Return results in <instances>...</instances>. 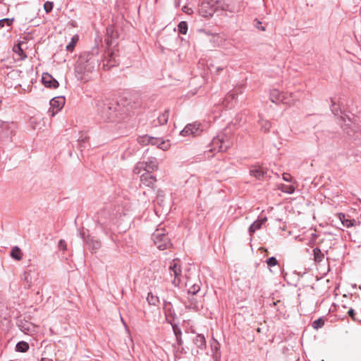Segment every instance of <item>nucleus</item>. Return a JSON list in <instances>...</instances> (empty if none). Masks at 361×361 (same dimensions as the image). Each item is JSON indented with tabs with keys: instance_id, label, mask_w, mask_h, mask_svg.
Listing matches in <instances>:
<instances>
[{
	"instance_id": "nucleus-32",
	"label": "nucleus",
	"mask_w": 361,
	"mask_h": 361,
	"mask_svg": "<svg viewBox=\"0 0 361 361\" xmlns=\"http://www.w3.org/2000/svg\"><path fill=\"white\" fill-rule=\"evenodd\" d=\"M178 31L183 35H185L188 31V25L187 23L185 21H181L178 24Z\"/></svg>"
},
{
	"instance_id": "nucleus-33",
	"label": "nucleus",
	"mask_w": 361,
	"mask_h": 361,
	"mask_svg": "<svg viewBox=\"0 0 361 361\" xmlns=\"http://www.w3.org/2000/svg\"><path fill=\"white\" fill-rule=\"evenodd\" d=\"M13 18H4L0 20V29L3 28L5 25L11 26L13 22Z\"/></svg>"
},
{
	"instance_id": "nucleus-17",
	"label": "nucleus",
	"mask_w": 361,
	"mask_h": 361,
	"mask_svg": "<svg viewBox=\"0 0 361 361\" xmlns=\"http://www.w3.org/2000/svg\"><path fill=\"white\" fill-rule=\"evenodd\" d=\"M23 44V42H19L18 44H16L13 47V52L18 55L19 60H23L27 58V55L25 54L22 46Z\"/></svg>"
},
{
	"instance_id": "nucleus-36",
	"label": "nucleus",
	"mask_w": 361,
	"mask_h": 361,
	"mask_svg": "<svg viewBox=\"0 0 361 361\" xmlns=\"http://www.w3.org/2000/svg\"><path fill=\"white\" fill-rule=\"evenodd\" d=\"M200 290V286L199 284H194L188 289V293L192 295L196 294Z\"/></svg>"
},
{
	"instance_id": "nucleus-18",
	"label": "nucleus",
	"mask_w": 361,
	"mask_h": 361,
	"mask_svg": "<svg viewBox=\"0 0 361 361\" xmlns=\"http://www.w3.org/2000/svg\"><path fill=\"white\" fill-rule=\"evenodd\" d=\"M267 219L266 217H264L261 219H258L253 222L250 228H249V232L250 234H252L255 233L257 230L259 229L263 224H264L267 221Z\"/></svg>"
},
{
	"instance_id": "nucleus-43",
	"label": "nucleus",
	"mask_w": 361,
	"mask_h": 361,
	"mask_svg": "<svg viewBox=\"0 0 361 361\" xmlns=\"http://www.w3.org/2000/svg\"><path fill=\"white\" fill-rule=\"evenodd\" d=\"M348 314L350 316L353 317L354 315V310L353 309H350L348 310Z\"/></svg>"
},
{
	"instance_id": "nucleus-47",
	"label": "nucleus",
	"mask_w": 361,
	"mask_h": 361,
	"mask_svg": "<svg viewBox=\"0 0 361 361\" xmlns=\"http://www.w3.org/2000/svg\"><path fill=\"white\" fill-rule=\"evenodd\" d=\"M42 361H43V360Z\"/></svg>"
},
{
	"instance_id": "nucleus-12",
	"label": "nucleus",
	"mask_w": 361,
	"mask_h": 361,
	"mask_svg": "<svg viewBox=\"0 0 361 361\" xmlns=\"http://www.w3.org/2000/svg\"><path fill=\"white\" fill-rule=\"evenodd\" d=\"M238 93L233 90L229 92L223 101V106L226 108H231L233 106Z\"/></svg>"
},
{
	"instance_id": "nucleus-15",
	"label": "nucleus",
	"mask_w": 361,
	"mask_h": 361,
	"mask_svg": "<svg viewBox=\"0 0 361 361\" xmlns=\"http://www.w3.org/2000/svg\"><path fill=\"white\" fill-rule=\"evenodd\" d=\"M164 311L166 314V319L169 321V323H171V321L169 320V318L174 319L176 315L173 308V305L170 302L164 301Z\"/></svg>"
},
{
	"instance_id": "nucleus-24",
	"label": "nucleus",
	"mask_w": 361,
	"mask_h": 361,
	"mask_svg": "<svg viewBox=\"0 0 361 361\" xmlns=\"http://www.w3.org/2000/svg\"><path fill=\"white\" fill-rule=\"evenodd\" d=\"M169 118V111L165 110L164 112L161 114L158 117V123L160 125L166 124Z\"/></svg>"
},
{
	"instance_id": "nucleus-10",
	"label": "nucleus",
	"mask_w": 361,
	"mask_h": 361,
	"mask_svg": "<svg viewBox=\"0 0 361 361\" xmlns=\"http://www.w3.org/2000/svg\"><path fill=\"white\" fill-rule=\"evenodd\" d=\"M42 81L46 87L55 89L59 87V82L48 73L42 74Z\"/></svg>"
},
{
	"instance_id": "nucleus-7",
	"label": "nucleus",
	"mask_w": 361,
	"mask_h": 361,
	"mask_svg": "<svg viewBox=\"0 0 361 361\" xmlns=\"http://www.w3.org/2000/svg\"><path fill=\"white\" fill-rule=\"evenodd\" d=\"M65 98L63 97H56L50 101V108L49 113L51 116H54L64 106Z\"/></svg>"
},
{
	"instance_id": "nucleus-14",
	"label": "nucleus",
	"mask_w": 361,
	"mask_h": 361,
	"mask_svg": "<svg viewBox=\"0 0 361 361\" xmlns=\"http://www.w3.org/2000/svg\"><path fill=\"white\" fill-rule=\"evenodd\" d=\"M338 218L341 221L343 226L347 228H350L353 226H355L357 224H360L359 221H357L355 219L347 218L346 216L343 213H338Z\"/></svg>"
},
{
	"instance_id": "nucleus-9",
	"label": "nucleus",
	"mask_w": 361,
	"mask_h": 361,
	"mask_svg": "<svg viewBox=\"0 0 361 361\" xmlns=\"http://www.w3.org/2000/svg\"><path fill=\"white\" fill-rule=\"evenodd\" d=\"M215 10L214 6H210L209 2L202 1L200 5L199 13L202 16L208 18L213 15Z\"/></svg>"
},
{
	"instance_id": "nucleus-29",
	"label": "nucleus",
	"mask_w": 361,
	"mask_h": 361,
	"mask_svg": "<svg viewBox=\"0 0 361 361\" xmlns=\"http://www.w3.org/2000/svg\"><path fill=\"white\" fill-rule=\"evenodd\" d=\"M259 125L261 126V129L264 132L269 131L271 126V123L269 121L264 119H261L259 121Z\"/></svg>"
},
{
	"instance_id": "nucleus-28",
	"label": "nucleus",
	"mask_w": 361,
	"mask_h": 361,
	"mask_svg": "<svg viewBox=\"0 0 361 361\" xmlns=\"http://www.w3.org/2000/svg\"><path fill=\"white\" fill-rule=\"evenodd\" d=\"M147 300L150 305H156L159 302V298L154 295L152 293H149L147 297Z\"/></svg>"
},
{
	"instance_id": "nucleus-40",
	"label": "nucleus",
	"mask_w": 361,
	"mask_h": 361,
	"mask_svg": "<svg viewBox=\"0 0 361 361\" xmlns=\"http://www.w3.org/2000/svg\"><path fill=\"white\" fill-rule=\"evenodd\" d=\"M283 179L286 182H290V183L293 182V177L289 173H283Z\"/></svg>"
},
{
	"instance_id": "nucleus-45",
	"label": "nucleus",
	"mask_w": 361,
	"mask_h": 361,
	"mask_svg": "<svg viewBox=\"0 0 361 361\" xmlns=\"http://www.w3.org/2000/svg\"><path fill=\"white\" fill-rule=\"evenodd\" d=\"M111 59H113V56H110L109 61H111Z\"/></svg>"
},
{
	"instance_id": "nucleus-16",
	"label": "nucleus",
	"mask_w": 361,
	"mask_h": 361,
	"mask_svg": "<svg viewBox=\"0 0 361 361\" xmlns=\"http://www.w3.org/2000/svg\"><path fill=\"white\" fill-rule=\"evenodd\" d=\"M116 111L114 109L108 107L102 116L106 121L114 122L116 121Z\"/></svg>"
},
{
	"instance_id": "nucleus-22",
	"label": "nucleus",
	"mask_w": 361,
	"mask_h": 361,
	"mask_svg": "<svg viewBox=\"0 0 361 361\" xmlns=\"http://www.w3.org/2000/svg\"><path fill=\"white\" fill-rule=\"evenodd\" d=\"M296 186L293 184L292 185H285L281 184L279 186V189L281 190L283 192H286L288 194H293L295 190Z\"/></svg>"
},
{
	"instance_id": "nucleus-21",
	"label": "nucleus",
	"mask_w": 361,
	"mask_h": 361,
	"mask_svg": "<svg viewBox=\"0 0 361 361\" xmlns=\"http://www.w3.org/2000/svg\"><path fill=\"white\" fill-rule=\"evenodd\" d=\"M11 257L17 261H20L23 257L21 250L18 246L13 247L11 252Z\"/></svg>"
},
{
	"instance_id": "nucleus-23",
	"label": "nucleus",
	"mask_w": 361,
	"mask_h": 361,
	"mask_svg": "<svg viewBox=\"0 0 361 361\" xmlns=\"http://www.w3.org/2000/svg\"><path fill=\"white\" fill-rule=\"evenodd\" d=\"M29 349V344L25 341H20L16 345V350L18 352L25 353Z\"/></svg>"
},
{
	"instance_id": "nucleus-31",
	"label": "nucleus",
	"mask_w": 361,
	"mask_h": 361,
	"mask_svg": "<svg viewBox=\"0 0 361 361\" xmlns=\"http://www.w3.org/2000/svg\"><path fill=\"white\" fill-rule=\"evenodd\" d=\"M313 252H314V260L316 262H320L322 260V258H323V254L322 253L321 250L318 247H315L314 250H313Z\"/></svg>"
},
{
	"instance_id": "nucleus-11",
	"label": "nucleus",
	"mask_w": 361,
	"mask_h": 361,
	"mask_svg": "<svg viewBox=\"0 0 361 361\" xmlns=\"http://www.w3.org/2000/svg\"><path fill=\"white\" fill-rule=\"evenodd\" d=\"M270 100L273 103H288L285 93L281 92L277 89H273L270 92Z\"/></svg>"
},
{
	"instance_id": "nucleus-35",
	"label": "nucleus",
	"mask_w": 361,
	"mask_h": 361,
	"mask_svg": "<svg viewBox=\"0 0 361 361\" xmlns=\"http://www.w3.org/2000/svg\"><path fill=\"white\" fill-rule=\"evenodd\" d=\"M324 325V320L322 318H319L314 320L312 323V327L315 329L322 328Z\"/></svg>"
},
{
	"instance_id": "nucleus-3",
	"label": "nucleus",
	"mask_w": 361,
	"mask_h": 361,
	"mask_svg": "<svg viewBox=\"0 0 361 361\" xmlns=\"http://www.w3.org/2000/svg\"><path fill=\"white\" fill-rule=\"evenodd\" d=\"M152 240L157 247L160 250H164L171 246L169 238L164 228H157L152 235Z\"/></svg>"
},
{
	"instance_id": "nucleus-42",
	"label": "nucleus",
	"mask_w": 361,
	"mask_h": 361,
	"mask_svg": "<svg viewBox=\"0 0 361 361\" xmlns=\"http://www.w3.org/2000/svg\"><path fill=\"white\" fill-rule=\"evenodd\" d=\"M182 11L188 14H190L192 13V9L188 8V6H184L183 8H182Z\"/></svg>"
},
{
	"instance_id": "nucleus-13",
	"label": "nucleus",
	"mask_w": 361,
	"mask_h": 361,
	"mask_svg": "<svg viewBox=\"0 0 361 361\" xmlns=\"http://www.w3.org/2000/svg\"><path fill=\"white\" fill-rule=\"evenodd\" d=\"M157 179L155 176L149 172H142L140 173V181L141 183L148 187L152 186L156 182Z\"/></svg>"
},
{
	"instance_id": "nucleus-26",
	"label": "nucleus",
	"mask_w": 361,
	"mask_h": 361,
	"mask_svg": "<svg viewBox=\"0 0 361 361\" xmlns=\"http://www.w3.org/2000/svg\"><path fill=\"white\" fill-rule=\"evenodd\" d=\"M195 344L200 348H202L205 345V338L202 334H198L194 340Z\"/></svg>"
},
{
	"instance_id": "nucleus-44",
	"label": "nucleus",
	"mask_w": 361,
	"mask_h": 361,
	"mask_svg": "<svg viewBox=\"0 0 361 361\" xmlns=\"http://www.w3.org/2000/svg\"><path fill=\"white\" fill-rule=\"evenodd\" d=\"M83 56H85V57H87L88 59H91V57H92V55H89V54H88L87 56H85V55H84Z\"/></svg>"
},
{
	"instance_id": "nucleus-2",
	"label": "nucleus",
	"mask_w": 361,
	"mask_h": 361,
	"mask_svg": "<svg viewBox=\"0 0 361 361\" xmlns=\"http://www.w3.org/2000/svg\"><path fill=\"white\" fill-rule=\"evenodd\" d=\"M232 145L233 142L231 139V137L228 135L226 133H221L218 134L216 137L213 138L211 143V148L209 150L225 152Z\"/></svg>"
},
{
	"instance_id": "nucleus-19",
	"label": "nucleus",
	"mask_w": 361,
	"mask_h": 361,
	"mask_svg": "<svg viewBox=\"0 0 361 361\" xmlns=\"http://www.w3.org/2000/svg\"><path fill=\"white\" fill-rule=\"evenodd\" d=\"M250 173L256 178L260 179L264 176L265 171L262 167L253 166L251 168Z\"/></svg>"
},
{
	"instance_id": "nucleus-46",
	"label": "nucleus",
	"mask_w": 361,
	"mask_h": 361,
	"mask_svg": "<svg viewBox=\"0 0 361 361\" xmlns=\"http://www.w3.org/2000/svg\"><path fill=\"white\" fill-rule=\"evenodd\" d=\"M360 218H361V214H360Z\"/></svg>"
},
{
	"instance_id": "nucleus-5",
	"label": "nucleus",
	"mask_w": 361,
	"mask_h": 361,
	"mask_svg": "<svg viewBox=\"0 0 361 361\" xmlns=\"http://www.w3.org/2000/svg\"><path fill=\"white\" fill-rule=\"evenodd\" d=\"M158 169V163L156 158H149L146 161H140L136 164L133 169V173L140 175L142 172H149L157 171Z\"/></svg>"
},
{
	"instance_id": "nucleus-39",
	"label": "nucleus",
	"mask_w": 361,
	"mask_h": 361,
	"mask_svg": "<svg viewBox=\"0 0 361 361\" xmlns=\"http://www.w3.org/2000/svg\"><path fill=\"white\" fill-rule=\"evenodd\" d=\"M44 8L47 13H49L53 9V3L51 1H47L44 4Z\"/></svg>"
},
{
	"instance_id": "nucleus-25",
	"label": "nucleus",
	"mask_w": 361,
	"mask_h": 361,
	"mask_svg": "<svg viewBox=\"0 0 361 361\" xmlns=\"http://www.w3.org/2000/svg\"><path fill=\"white\" fill-rule=\"evenodd\" d=\"M9 321L6 317L0 319V334L6 333L8 330Z\"/></svg>"
},
{
	"instance_id": "nucleus-27",
	"label": "nucleus",
	"mask_w": 361,
	"mask_h": 361,
	"mask_svg": "<svg viewBox=\"0 0 361 361\" xmlns=\"http://www.w3.org/2000/svg\"><path fill=\"white\" fill-rule=\"evenodd\" d=\"M172 328L173 333L176 337V341L178 344H181L182 339H181V330L176 325V324H172Z\"/></svg>"
},
{
	"instance_id": "nucleus-4",
	"label": "nucleus",
	"mask_w": 361,
	"mask_h": 361,
	"mask_svg": "<svg viewBox=\"0 0 361 361\" xmlns=\"http://www.w3.org/2000/svg\"><path fill=\"white\" fill-rule=\"evenodd\" d=\"M137 142L141 145H156L158 148L162 150H167L169 149L171 144L169 140H163L159 137H151L147 135L138 137Z\"/></svg>"
},
{
	"instance_id": "nucleus-38",
	"label": "nucleus",
	"mask_w": 361,
	"mask_h": 361,
	"mask_svg": "<svg viewBox=\"0 0 361 361\" xmlns=\"http://www.w3.org/2000/svg\"><path fill=\"white\" fill-rule=\"evenodd\" d=\"M278 263L277 259L274 257H269L267 260V264L269 267H274L276 266Z\"/></svg>"
},
{
	"instance_id": "nucleus-20",
	"label": "nucleus",
	"mask_w": 361,
	"mask_h": 361,
	"mask_svg": "<svg viewBox=\"0 0 361 361\" xmlns=\"http://www.w3.org/2000/svg\"><path fill=\"white\" fill-rule=\"evenodd\" d=\"M87 243L89 245L90 249H91L94 252H96L101 247V242L92 238H89L87 240Z\"/></svg>"
},
{
	"instance_id": "nucleus-41",
	"label": "nucleus",
	"mask_w": 361,
	"mask_h": 361,
	"mask_svg": "<svg viewBox=\"0 0 361 361\" xmlns=\"http://www.w3.org/2000/svg\"><path fill=\"white\" fill-rule=\"evenodd\" d=\"M59 247L60 249H61L63 250H66V242L63 240H61L59 243Z\"/></svg>"
},
{
	"instance_id": "nucleus-34",
	"label": "nucleus",
	"mask_w": 361,
	"mask_h": 361,
	"mask_svg": "<svg viewBox=\"0 0 361 361\" xmlns=\"http://www.w3.org/2000/svg\"><path fill=\"white\" fill-rule=\"evenodd\" d=\"M23 280L25 282L28 288L31 287V275L29 271H25L22 277Z\"/></svg>"
},
{
	"instance_id": "nucleus-1",
	"label": "nucleus",
	"mask_w": 361,
	"mask_h": 361,
	"mask_svg": "<svg viewBox=\"0 0 361 361\" xmlns=\"http://www.w3.org/2000/svg\"><path fill=\"white\" fill-rule=\"evenodd\" d=\"M94 69V62L92 59L80 56L75 68V76L78 80L87 82L89 74Z\"/></svg>"
},
{
	"instance_id": "nucleus-37",
	"label": "nucleus",
	"mask_w": 361,
	"mask_h": 361,
	"mask_svg": "<svg viewBox=\"0 0 361 361\" xmlns=\"http://www.w3.org/2000/svg\"><path fill=\"white\" fill-rule=\"evenodd\" d=\"M255 27L256 29L260 30V31H265L266 27L262 25V22L255 19Z\"/></svg>"
},
{
	"instance_id": "nucleus-30",
	"label": "nucleus",
	"mask_w": 361,
	"mask_h": 361,
	"mask_svg": "<svg viewBox=\"0 0 361 361\" xmlns=\"http://www.w3.org/2000/svg\"><path fill=\"white\" fill-rule=\"evenodd\" d=\"M78 39V35H74L71 39V42L66 46V50L70 51H73Z\"/></svg>"
},
{
	"instance_id": "nucleus-6",
	"label": "nucleus",
	"mask_w": 361,
	"mask_h": 361,
	"mask_svg": "<svg viewBox=\"0 0 361 361\" xmlns=\"http://www.w3.org/2000/svg\"><path fill=\"white\" fill-rule=\"evenodd\" d=\"M169 271L171 277H173L171 283L174 286H178L181 283L182 270L180 262L178 259H175L170 262Z\"/></svg>"
},
{
	"instance_id": "nucleus-8",
	"label": "nucleus",
	"mask_w": 361,
	"mask_h": 361,
	"mask_svg": "<svg viewBox=\"0 0 361 361\" xmlns=\"http://www.w3.org/2000/svg\"><path fill=\"white\" fill-rule=\"evenodd\" d=\"M202 130L200 124L195 122L188 124L180 133L182 136H197L202 132Z\"/></svg>"
}]
</instances>
